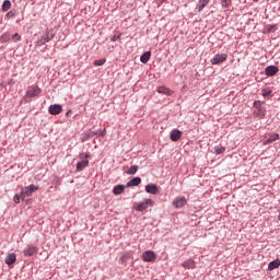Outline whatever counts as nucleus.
<instances>
[{"mask_svg":"<svg viewBox=\"0 0 280 280\" xmlns=\"http://www.w3.org/2000/svg\"><path fill=\"white\" fill-rule=\"evenodd\" d=\"M279 73V67L277 66H267L265 68V75H267V78H273V75H277Z\"/></svg>","mask_w":280,"mask_h":280,"instance_id":"7","label":"nucleus"},{"mask_svg":"<svg viewBox=\"0 0 280 280\" xmlns=\"http://www.w3.org/2000/svg\"><path fill=\"white\" fill-rule=\"evenodd\" d=\"M209 1H211V0H199V2L197 4L198 12H202V10H205V8H207V5H209Z\"/></svg>","mask_w":280,"mask_h":280,"instance_id":"22","label":"nucleus"},{"mask_svg":"<svg viewBox=\"0 0 280 280\" xmlns=\"http://www.w3.org/2000/svg\"><path fill=\"white\" fill-rule=\"evenodd\" d=\"M24 255L25 257H33V255H36V246L27 245L24 248Z\"/></svg>","mask_w":280,"mask_h":280,"instance_id":"16","label":"nucleus"},{"mask_svg":"<svg viewBox=\"0 0 280 280\" xmlns=\"http://www.w3.org/2000/svg\"><path fill=\"white\" fill-rule=\"evenodd\" d=\"M32 203V199H26V205H31Z\"/></svg>","mask_w":280,"mask_h":280,"instance_id":"40","label":"nucleus"},{"mask_svg":"<svg viewBox=\"0 0 280 280\" xmlns=\"http://www.w3.org/2000/svg\"><path fill=\"white\" fill-rule=\"evenodd\" d=\"M34 191H36V185L32 184L25 188H22L21 196H22V198H27L31 195H33Z\"/></svg>","mask_w":280,"mask_h":280,"instance_id":"6","label":"nucleus"},{"mask_svg":"<svg viewBox=\"0 0 280 280\" xmlns=\"http://www.w3.org/2000/svg\"><path fill=\"white\" fill-rule=\"evenodd\" d=\"M89 156H90L89 153H85L83 158H84L85 161H86V159H89Z\"/></svg>","mask_w":280,"mask_h":280,"instance_id":"41","label":"nucleus"},{"mask_svg":"<svg viewBox=\"0 0 280 280\" xmlns=\"http://www.w3.org/2000/svg\"><path fill=\"white\" fill-rule=\"evenodd\" d=\"M141 185V177H133L131 178L126 187H139Z\"/></svg>","mask_w":280,"mask_h":280,"instance_id":"19","label":"nucleus"},{"mask_svg":"<svg viewBox=\"0 0 280 280\" xmlns=\"http://www.w3.org/2000/svg\"><path fill=\"white\" fill-rule=\"evenodd\" d=\"M277 31V24H270L267 26V32L275 33Z\"/></svg>","mask_w":280,"mask_h":280,"instance_id":"31","label":"nucleus"},{"mask_svg":"<svg viewBox=\"0 0 280 280\" xmlns=\"http://www.w3.org/2000/svg\"><path fill=\"white\" fill-rule=\"evenodd\" d=\"M98 137H106V129L101 130Z\"/></svg>","mask_w":280,"mask_h":280,"instance_id":"37","label":"nucleus"},{"mask_svg":"<svg viewBox=\"0 0 280 280\" xmlns=\"http://www.w3.org/2000/svg\"><path fill=\"white\" fill-rule=\"evenodd\" d=\"M38 93H40V88L36 86V95H38Z\"/></svg>","mask_w":280,"mask_h":280,"instance_id":"39","label":"nucleus"},{"mask_svg":"<svg viewBox=\"0 0 280 280\" xmlns=\"http://www.w3.org/2000/svg\"><path fill=\"white\" fill-rule=\"evenodd\" d=\"M182 267L187 270H194V268H196V261H194V259H188L182 264Z\"/></svg>","mask_w":280,"mask_h":280,"instance_id":"20","label":"nucleus"},{"mask_svg":"<svg viewBox=\"0 0 280 280\" xmlns=\"http://www.w3.org/2000/svg\"><path fill=\"white\" fill-rule=\"evenodd\" d=\"M106 65V59H98L94 61V67H104Z\"/></svg>","mask_w":280,"mask_h":280,"instance_id":"29","label":"nucleus"},{"mask_svg":"<svg viewBox=\"0 0 280 280\" xmlns=\"http://www.w3.org/2000/svg\"><path fill=\"white\" fill-rule=\"evenodd\" d=\"M214 152L215 154H224V152H226V148L222 147V144L215 145Z\"/></svg>","mask_w":280,"mask_h":280,"instance_id":"27","label":"nucleus"},{"mask_svg":"<svg viewBox=\"0 0 280 280\" xmlns=\"http://www.w3.org/2000/svg\"><path fill=\"white\" fill-rule=\"evenodd\" d=\"M121 39V34L112 36V43H117V40Z\"/></svg>","mask_w":280,"mask_h":280,"instance_id":"34","label":"nucleus"},{"mask_svg":"<svg viewBox=\"0 0 280 280\" xmlns=\"http://www.w3.org/2000/svg\"><path fill=\"white\" fill-rule=\"evenodd\" d=\"M137 172H139V166L132 165L127 171H125V174H127L128 176H135Z\"/></svg>","mask_w":280,"mask_h":280,"instance_id":"23","label":"nucleus"},{"mask_svg":"<svg viewBox=\"0 0 280 280\" xmlns=\"http://www.w3.org/2000/svg\"><path fill=\"white\" fill-rule=\"evenodd\" d=\"M18 40H21V35H19V33H15V34L12 36V42H13V43H18Z\"/></svg>","mask_w":280,"mask_h":280,"instance_id":"33","label":"nucleus"},{"mask_svg":"<svg viewBox=\"0 0 280 280\" xmlns=\"http://www.w3.org/2000/svg\"><path fill=\"white\" fill-rule=\"evenodd\" d=\"M12 8V2L10 0H4L2 3V12H8Z\"/></svg>","mask_w":280,"mask_h":280,"instance_id":"25","label":"nucleus"},{"mask_svg":"<svg viewBox=\"0 0 280 280\" xmlns=\"http://www.w3.org/2000/svg\"><path fill=\"white\" fill-rule=\"evenodd\" d=\"M10 38H12V36L10 35V33H4L0 36V43H8L10 40Z\"/></svg>","mask_w":280,"mask_h":280,"instance_id":"26","label":"nucleus"},{"mask_svg":"<svg viewBox=\"0 0 280 280\" xmlns=\"http://www.w3.org/2000/svg\"><path fill=\"white\" fill-rule=\"evenodd\" d=\"M7 19H12V16H14V12L12 11H9L7 14H5Z\"/></svg>","mask_w":280,"mask_h":280,"instance_id":"35","label":"nucleus"},{"mask_svg":"<svg viewBox=\"0 0 280 280\" xmlns=\"http://www.w3.org/2000/svg\"><path fill=\"white\" fill-rule=\"evenodd\" d=\"M174 209H183L187 205V198L185 196L176 197L172 202Z\"/></svg>","mask_w":280,"mask_h":280,"instance_id":"5","label":"nucleus"},{"mask_svg":"<svg viewBox=\"0 0 280 280\" xmlns=\"http://www.w3.org/2000/svg\"><path fill=\"white\" fill-rule=\"evenodd\" d=\"M261 95H262V97H270V95H272V90H270V89H264V90L261 91Z\"/></svg>","mask_w":280,"mask_h":280,"instance_id":"28","label":"nucleus"},{"mask_svg":"<svg viewBox=\"0 0 280 280\" xmlns=\"http://www.w3.org/2000/svg\"><path fill=\"white\" fill-rule=\"evenodd\" d=\"M229 59V55L226 54H217L213 56V58L210 59L211 65H222L223 62H226Z\"/></svg>","mask_w":280,"mask_h":280,"instance_id":"3","label":"nucleus"},{"mask_svg":"<svg viewBox=\"0 0 280 280\" xmlns=\"http://www.w3.org/2000/svg\"><path fill=\"white\" fill-rule=\"evenodd\" d=\"M124 191H126V185H122V184H118L113 188L114 196H121Z\"/></svg>","mask_w":280,"mask_h":280,"instance_id":"15","label":"nucleus"},{"mask_svg":"<svg viewBox=\"0 0 280 280\" xmlns=\"http://www.w3.org/2000/svg\"><path fill=\"white\" fill-rule=\"evenodd\" d=\"M150 58H152V51H150V50L144 51L140 56V62H142V65H148V62H150Z\"/></svg>","mask_w":280,"mask_h":280,"instance_id":"17","label":"nucleus"},{"mask_svg":"<svg viewBox=\"0 0 280 280\" xmlns=\"http://www.w3.org/2000/svg\"><path fill=\"white\" fill-rule=\"evenodd\" d=\"M56 36L52 30L46 28V31L40 35L39 39L36 42L37 46L45 45V43H49Z\"/></svg>","mask_w":280,"mask_h":280,"instance_id":"1","label":"nucleus"},{"mask_svg":"<svg viewBox=\"0 0 280 280\" xmlns=\"http://www.w3.org/2000/svg\"><path fill=\"white\" fill-rule=\"evenodd\" d=\"M7 266H14L16 264V254L11 253L4 258Z\"/></svg>","mask_w":280,"mask_h":280,"instance_id":"14","label":"nucleus"},{"mask_svg":"<svg viewBox=\"0 0 280 280\" xmlns=\"http://www.w3.org/2000/svg\"><path fill=\"white\" fill-rule=\"evenodd\" d=\"M275 141H279V133H269V138L264 141V145H270Z\"/></svg>","mask_w":280,"mask_h":280,"instance_id":"18","label":"nucleus"},{"mask_svg":"<svg viewBox=\"0 0 280 280\" xmlns=\"http://www.w3.org/2000/svg\"><path fill=\"white\" fill-rule=\"evenodd\" d=\"M261 104V101H255L253 103V106L255 108L254 116L258 117L259 119H264V117H266V107H264Z\"/></svg>","mask_w":280,"mask_h":280,"instance_id":"2","label":"nucleus"},{"mask_svg":"<svg viewBox=\"0 0 280 280\" xmlns=\"http://www.w3.org/2000/svg\"><path fill=\"white\" fill-rule=\"evenodd\" d=\"M149 207H154V200H152V199H144V201L138 203V206L136 207V211L143 212Z\"/></svg>","mask_w":280,"mask_h":280,"instance_id":"4","label":"nucleus"},{"mask_svg":"<svg viewBox=\"0 0 280 280\" xmlns=\"http://www.w3.org/2000/svg\"><path fill=\"white\" fill-rule=\"evenodd\" d=\"M255 3H257L259 0H253Z\"/></svg>","mask_w":280,"mask_h":280,"instance_id":"42","label":"nucleus"},{"mask_svg":"<svg viewBox=\"0 0 280 280\" xmlns=\"http://www.w3.org/2000/svg\"><path fill=\"white\" fill-rule=\"evenodd\" d=\"M15 205H19L21 203V200H25V198H23V195H15L14 198H13Z\"/></svg>","mask_w":280,"mask_h":280,"instance_id":"30","label":"nucleus"},{"mask_svg":"<svg viewBox=\"0 0 280 280\" xmlns=\"http://www.w3.org/2000/svg\"><path fill=\"white\" fill-rule=\"evenodd\" d=\"M33 97H36V88L31 86L26 91V95H25L24 100H25V102H32Z\"/></svg>","mask_w":280,"mask_h":280,"instance_id":"11","label":"nucleus"},{"mask_svg":"<svg viewBox=\"0 0 280 280\" xmlns=\"http://www.w3.org/2000/svg\"><path fill=\"white\" fill-rule=\"evenodd\" d=\"M182 137H183V131H180L179 129H173L170 133V139L171 141H174V142L180 141Z\"/></svg>","mask_w":280,"mask_h":280,"instance_id":"9","label":"nucleus"},{"mask_svg":"<svg viewBox=\"0 0 280 280\" xmlns=\"http://www.w3.org/2000/svg\"><path fill=\"white\" fill-rule=\"evenodd\" d=\"M147 194H152V196H156L159 194V186L156 184H148L145 186Z\"/></svg>","mask_w":280,"mask_h":280,"instance_id":"12","label":"nucleus"},{"mask_svg":"<svg viewBox=\"0 0 280 280\" xmlns=\"http://www.w3.org/2000/svg\"><path fill=\"white\" fill-rule=\"evenodd\" d=\"M100 135V132L97 131H91L89 137H97Z\"/></svg>","mask_w":280,"mask_h":280,"instance_id":"36","label":"nucleus"},{"mask_svg":"<svg viewBox=\"0 0 280 280\" xmlns=\"http://www.w3.org/2000/svg\"><path fill=\"white\" fill-rule=\"evenodd\" d=\"M221 5L222 8H229V5H231V0H222Z\"/></svg>","mask_w":280,"mask_h":280,"instance_id":"32","label":"nucleus"},{"mask_svg":"<svg viewBox=\"0 0 280 280\" xmlns=\"http://www.w3.org/2000/svg\"><path fill=\"white\" fill-rule=\"evenodd\" d=\"M72 114H73V110L69 109V110L66 113V117H71Z\"/></svg>","mask_w":280,"mask_h":280,"instance_id":"38","label":"nucleus"},{"mask_svg":"<svg viewBox=\"0 0 280 280\" xmlns=\"http://www.w3.org/2000/svg\"><path fill=\"white\" fill-rule=\"evenodd\" d=\"M279 266H280V260L275 259L273 261L268 264V270H270V271L277 270V268H279Z\"/></svg>","mask_w":280,"mask_h":280,"instance_id":"24","label":"nucleus"},{"mask_svg":"<svg viewBox=\"0 0 280 280\" xmlns=\"http://www.w3.org/2000/svg\"><path fill=\"white\" fill-rule=\"evenodd\" d=\"M158 93H160L161 95H167L168 97L174 95V91L170 90V88H167L165 85L159 86Z\"/></svg>","mask_w":280,"mask_h":280,"instance_id":"13","label":"nucleus"},{"mask_svg":"<svg viewBox=\"0 0 280 280\" xmlns=\"http://www.w3.org/2000/svg\"><path fill=\"white\" fill-rule=\"evenodd\" d=\"M142 259L143 261H147V262L155 261L156 253H154L153 250H145L144 253H142Z\"/></svg>","mask_w":280,"mask_h":280,"instance_id":"8","label":"nucleus"},{"mask_svg":"<svg viewBox=\"0 0 280 280\" xmlns=\"http://www.w3.org/2000/svg\"><path fill=\"white\" fill-rule=\"evenodd\" d=\"M85 167H89V160H82L77 163V172H82Z\"/></svg>","mask_w":280,"mask_h":280,"instance_id":"21","label":"nucleus"},{"mask_svg":"<svg viewBox=\"0 0 280 280\" xmlns=\"http://www.w3.org/2000/svg\"><path fill=\"white\" fill-rule=\"evenodd\" d=\"M48 112L50 115H60V113H62V105L60 104H54V105H50L49 108H48Z\"/></svg>","mask_w":280,"mask_h":280,"instance_id":"10","label":"nucleus"}]
</instances>
